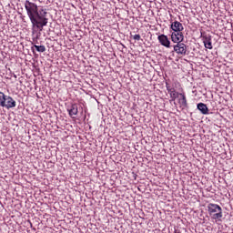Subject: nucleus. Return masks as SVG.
I'll return each mask as SVG.
<instances>
[{
    "instance_id": "nucleus-4",
    "label": "nucleus",
    "mask_w": 233,
    "mask_h": 233,
    "mask_svg": "<svg viewBox=\"0 0 233 233\" xmlns=\"http://www.w3.org/2000/svg\"><path fill=\"white\" fill-rule=\"evenodd\" d=\"M15 100L12 98L10 96H5V105L2 106L3 108H7V110H10V108H15Z\"/></svg>"
},
{
    "instance_id": "nucleus-3",
    "label": "nucleus",
    "mask_w": 233,
    "mask_h": 233,
    "mask_svg": "<svg viewBox=\"0 0 233 233\" xmlns=\"http://www.w3.org/2000/svg\"><path fill=\"white\" fill-rule=\"evenodd\" d=\"M208 212L211 219L221 221V218H223V208H221L219 205L209 203L208 205Z\"/></svg>"
},
{
    "instance_id": "nucleus-12",
    "label": "nucleus",
    "mask_w": 233,
    "mask_h": 233,
    "mask_svg": "<svg viewBox=\"0 0 233 233\" xmlns=\"http://www.w3.org/2000/svg\"><path fill=\"white\" fill-rule=\"evenodd\" d=\"M6 99V95L0 91V106L5 105V100Z\"/></svg>"
},
{
    "instance_id": "nucleus-8",
    "label": "nucleus",
    "mask_w": 233,
    "mask_h": 233,
    "mask_svg": "<svg viewBox=\"0 0 233 233\" xmlns=\"http://www.w3.org/2000/svg\"><path fill=\"white\" fill-rule=\"evenodd\" d=\"M170 28L171 30H173V32H183V30L185 29L183 27V24L177 21L173 22L170 25Z\"/></svg>"
},
{
    "instance_id": "nucleus-6",
    "label": "nucleus",
    "mask_w": 233,
    "mask_h": 233,
    "mask_svg": "<svg viewBox=\"0 0 233 233\" xmlns=\"http://www.w3.org/2000/svg\"><path fill=\"white\" fill-rule=\"evenodd\" d=\"M158 43L162 45V46H165L166 48H170V40L168 39V36L166 35H159L157 36Z\"/></svg>"
},
{
    "instance_id": "nucleus-7",
    "label": "nucleus",
    "mask_w": 233,
    "mask_h": 233,
    "mask_svg": "<svg viewBox=\"0 0 233 233\" xmlns=\"http://www.w3.org/2000/svg\"><path fill=\"white\" fill-rule=\"evenodd\" d=\"M202 40L204 43L205 48H208V50H212V35H202Z\"/></svg>"
},
{
    "instance_id": "nucleus-2",
    "label": "nucleus",
    "mask_w": 233,
    "mask_h": 233,
    "mask_svg": "<svg viewBox=\"0 0 233 233\" xmlns=\"http://www.w3.org/2000/svg\"><path fill=\"white\" fill-rule=\"evenodd\" d=\"M184 39L183 32H173L171 34V41L177 43V45L173 46L174 52L178 56H188L187 52V46L183 43Z\"/></svg>"
},
{
    "instance_id": "nucleus-11",
    "label": "nucleus",
    "mask_w": 233,
    "mask_h": 233,
    "mask_svg": "<svg viewBox=\"0 0 233 233\" xmlns=\"http://www.w3.org/2000/svg\"><path fill=\"white\" fill-rule=\"evenodd\" d=\"M179 96H181V98L179 100L180 105H182V106H187V96H185V94H179Z\"/></svg>"
},
{
    "instance_id": "nucleus-1",
    "label": "nucleus",
    "mask_w": 233,
    "mask_h": 233,
    "mask_svg": "<svg viewBox=\"0 0 233 233\" xmlns=\"http://www.w3.org/2000/svg\"><path fill=\"white\" fill-rule=\"evenodd\" d=\"M25 8L27 14V17H29L32 28L39 30V32H43V28L48 25V18H46V9H39L37 4L30 2L29 0H25Z\"/></svg>"
},
{
    "instance_id": "nucleus-14",
    "label": "nucleus",
    "mask_w": 233,
    "mask_h": 233,
    "mask_svg": "<svg viewBox=\"0 0 233 233\" xmlns=\"http://www.w3.org/2000/svg\"><path fill=\"white\" fill-rule=\"evenodd\" d=\"M133 39H135L136 41H139L141 39V35H135L133 36Z\"/></svg>"
},
{
    "instance_id": "nucleus-9",
    "label": "nucleus",
    "mask_w": 233,
    "mask_h": 233,
    "mask_svg": "<svg viewBox=\"0 0 233 233\" xmlns=\"http://www.w3.org/2000/svg\"><path fill=\"white\" fill-rule=\"evenodd\" d=\"M68 114L70 117H76L78 114V109H77V104H72L69 108H67Z\"/></svg>"
},
{
    "instance_id": "nucleus-13",
    "label": "nucleus",
    "mask_w": 233,
    "mask_h": 233,
    "mask_svg": "<svg viewBox=\"0 0 233 233\" xmlns=\"http://www.w3.org/2000/svg\"><path fill=\"white\" fill-rule=\"evenodd\" d=\"M34 46L35 47V50H36L37 52H41V53L46 52V47H45V46H37V45H35Z\"/></svg>"
},
{
    "instance_id": "nucleus-5",
    "label": "nucleus",
    "mask_w": 233,
    "mask_h": 233,
    "mask_svg": "<svg viewBox=\"0 0 233 233\" xmlns=\"http://www.w3.org/2000/svg\"><path fill=\"white\" fill-rule=\"evenodd\" d=\"M166 88L173 101L179 97V93H177L174 87L170 86V84L166 83Z\"/></svg>"
},
{
    "instance_id": "nucleus-10",
    "label": "nucleus",
    "mask_w": 233,
    "mask_h": 233,
    "mask_svg": "<svg viewBox=\"0 0 233 233\" xmlns=\"http://www.w3.org/2000/svg\"><path fill=\"white\" fill-rule=\"evenodd\" d=\"M197 108L198 110H199L201 112V114H203L204 116H207V114H208V106H206L205 103H198L197 105Z\"/></svg>"
}]
</instances>
